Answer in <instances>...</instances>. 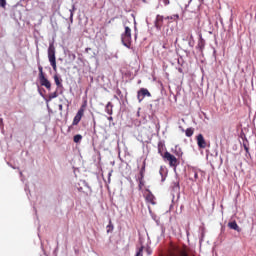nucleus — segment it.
<instances>
[{
  "label": "nucleus",
  "instance_id": "1",
  "mask_svg": "<svg viewBox=\"0 0 256 256\" xmlns=\"http://www.w3.org/2000/svg\"><path fill=\"white\" fill-rule=\"evenodd\" d=\"M38 70H39L38 77H39L40 85L42 87L47 88L48 91H51V82L45 77V72H43V66L39 65Z\"/></svg>",
  "mask_w": 256,
  "mask_h": 256
},
{
  "label": "nucleus",
  "instance_id": "2",
  "mask_svg": "<svg viewBox=\"0 0 256 256\" xmlns=\"http://www.w3.org/2000/svg\"><path fill=\"white\" fill-rule=\"evenodd\" d=\"M48 59L53 71L57 72V59L55 57V46L50 44L48 48Z\"/></svg>",
  "mask_w": 256,
  "mask_h": 256
},
{
  "label": "nucleus",
  "instance_id": "3",
  "mask_svg": "<svg viewBox=\"0 0 256 256\" xmlns=\"http://www.w3.org/2000/svg\"><path fill=\"white\" fill-rule=\"evenodd\" d=\"M121 41L124 47L131 48V28L129 26H125V31L121 35Z\"/></svg>",
  "mask_w": 256,
  "mask_h": 256
},
{
  "label": "nucleus",
  "instance_id": "4",
  "mask_svg": "<svg viewBox=\"0 0 256 256\" xmlns=\"http://www.w3.org/2000/svg\"><path fill=\"white\" fill-rule=\"evenodd\" d=\"M162 157L164 161H168L170 167H177V165H179V160H177V157L169 152H165Z\"/></svg>",
  "mask_w": 256,
  "mask_h": 256
},
{
  "label": "nucleus",
  "instance_id": "5",
  "mask_svg": "<svg viewBox=\"0 0 256 256\" xmlns=\"http://www.w3.org/2000/svg\"><path fill=\"white\" fill-rule=\"evenodd\" d=\"M85 107L86 105L83 104L80 109L78 110L76 116L73 119L72 125H79L81 122V119H83V116L85 115Z\"/></svg>",
  "mask_w": 256,
  "mask_h": 256
},
{
  "label": "nucleus",
  "instance_id": "6",
  "mask_svg": "<svg viewBox=\"0 0 256 256\" xmlns=\"http://www.w3.org/2000/svg\"><path fill=\"white\" fill-rule=\"evenodd\" d=\"M145 97H151V92H149V90L147 88H141L140 90H138L137 99H138L139 103H141V101H143V99H145Z\"/></svg>",
  "mask_w": 256,
  "mask_h": 256
},
{
  "label": "nucleus",
  "instance_id": "7",
  "mask_svg": "<svg viewBox=\"0 0 256 256\" xmlns=\"http://www.w3.org/2000/svg\"><path fill=\"white\" fill-rule=\"evenodd\" d=\"M196 141H197V145L200 149H205L207 147V141H205L203 134H199L196 137Z\"/></svg>",
  "mask_w": 256,
  "mask_h": 256
},
{
  "label": "nucleus",
  "instance_id": "8",
  "mask_svg": "<svg viewBox=\"0 0 256 256\" xmlns=\"http://www.w3.org/2000/svg\"><path fill=\"white\" fill-rule=\"evenodd\" d=\"M145 199L147 203H150L151 205H155V195L151 191L148 190L147 194L145 195Z\"/></svg>",
  "mask_w": 256,
  "mask_h": 256
},
{
  "label": "nucleus",
  "instance_id": "9",
  "mask_svg": "<svg viewBox=\"0 0 256 256\" xmlns=\"http://www.w3.org/2000/svg\"><path fill=\"white\" fill-rule=\"evenodd\" d=\"M54 83L57 86V89H63V79L59 75H54Z\"/></svg>",
  "mask_w": 256,
  "mask_h": 256
},
{
  "label": "nucleus",
  "instance_id": "10",
  "mask_svg": "<svg viewBox=\"0 0 256 256\" xmlns=\"http://www.w3.org/2000/svg\"><path fill=\"white\" fill-rule=\"evenodd\" d=\"M228 227H229V229H233L234 231H238V233H239V231H241V228H239V225L235 221L229 222Z\"/></svg>",
  "mask_w": 256,
  "mask_h": 256
},
{
  "label": "nucleus",
  "instance_id": "11",
  "mask_svg": "<svg viewBox=\"0 0 256 256\" xmlns=\"http://www.w3.org/2000/svg\"><path fill=\"white\" fill-rule=\"evenodd\" d=\"M144 177H145V162H143V166L140 170V177H139L140 185L143 182Z\"/></svg>",
  "mask_w": 256,
  "mask_h": 256
},
{
  "label": "nucleus",
  "instance_id": "12",
  "mask_svg": "<svg viewBox=\"0 0 256 256\" xmlns=\"http://www.w3.org/2000/svg\"><path fill=\"white\" fill-rule=\"evenodd\" d=\"M197 47L203 53V49H205V40L203 38L199 40Z\"/></svg>",
  "mask_w": 256,
  "mask_h": 256
},
{
  "label": "nucleus",
  "instance_id": "13",
  "mask_svg": "<svg viewBox=\"0 0 256 256\" xmlns=\"http://www.w3.org/2000/svg\"><path fill=\"white\" fill-rule=\"evenodd\" d=\"M161 25H163V16H157L156 18L157 29H161Z\"/></svg>",
  "mask_w": 256,
  "mask_h": 256
},
{
  "label": "nucleus",
  "instance_id": "14",
  "mask_svg": "<svg viewBox=\"0 0 256 256\" xmlns=\"http://www.w3.org/2000/svg\"><path fill=\"white\" fill-rule=\"evenodd\" d=\"M106 113L113 115V104H111V102H108L106 105Z\"/></svg>",
  "mask_w": 256,
  "mask_h": 256
},
{
  "label": "nucleus",
  "instance_id": "15",
  "mask_svg": "<svg viewBox=\"0 0 256 256\" xmlns=\"http://www.w3.org/2000/svg\"><path fill=\"white\" fill-rule=\"evenodd\" d=\"M194 133H195V130L193 128H187L185 131L186 137H193Z\"/></svg>",
  "mask_w": 256,
  "mask_h": 256
},
{
  "label": "nucleus",
  "instance_id": "16",
  "mask_svg": "<svg viewBox=\"0 0 256 256\" xmlns=\"http://www.w3.org/2000/svg\"><path fill=\"white\" fill-rule=\"evenodd\" d=\"M163 149H165V145L164 144H162V142H159L158 143V153H159V155H161L162 157H163Z\"/></svg>",
  "mask_w": 256,
  "mask_h": 256
},
{
  "label": "nucleus",
  "instance_id": "17",
  "mask_svg": "<svg viewBox=\"0 0 256 256\" xmlns=\"http://www.w3.org/2000/svg\"><path fill=\"white\" fill-rule=\"evenodd\" d=\"M57 97H59V93H57V91L50 93L48 96L49 101H52V99H57Z\"/></svg>",
  "mask_w": 256,
  "mask_h": 256
},
{
  "label": "nucleus",
  "instance_id": "18",
  "mask_svg": "<svg viewBox=\"0 0 256 256\" xmlns=\"http://www.w3.org/2000/svg\"><path fill=\"white\" fill-rule=\"evenodd\" d=\"M81 139H83V136L81 134L75 135L73 138L74 143H81Z\"/></svg>",
  "mask_w": 256,
  "mask_h": 256
},
{
  "label": "nucleus",
  "instance_id": "19",
  "mask_svg": "<svg viewBox=\"0 0 256 256\" xmlns=\"http://www.w3.org/2000/svg\"><path fill=\"white\" fill-rule=\"evenodd\" d=\"M167 19H171L172 21H177V20H179V15L174 14L172 16H168Z\"/></svg>",
  "mask_w": 256,
  "mask_h": 256
},
{
  "label": "nucleus",
  "instance_id": "20",
  "mask_svg": "<svg viewBox=\"0 0 256 256\" xmlns=\"http://www.w3.org/2000/svg\"><path fill=\"white\" fill-rule=\"evenodd\" d=\"M0 7H2V9H5V7H7V0H0Z\"/></svg>",
  "mask_w": 256,
  "mask_h": 256
},
{
  "label": "nucleus",
  "instance_id": "21",
  "mask_svg": "<svg viewBox=\"0 0 256 256\" xmlns=\"http://www.w3.org/2000/svg\"><path fill=\"white\" fill-rule=\"evenodd\" d=\"M107 233H109L110 231H113V223L111 222V220L109 221V224L107 225Z\"/></svg>",
  "mask_w": 256,
  "mask_h": 256
},
{
  "label": "nucleus",
  "instance_id": "22",
  "mask_svg": "<svg viewBox=\"0 0 256 256\" xmlns=\"http://www.w3.org/2000/svg\"><path fill=\"white\" fill-rule=\"evenodd\" d=\"M243 147L246 153H249V144H247V142H243Z\"/></svg>",
  "mask_w": 256,
  "mask_h": 256
},
{
  "label": "nucleus",
  "instance_id": "23",
  "mask_svg": "<svg viewBox=\"0 0 256 256\" xmlns=\"http://www.w3.org/2000/svg\"><path fill=\"white\" fill-rule=\"evenodd\" d=\"M188 45H189L190 47H194V45H195V40H190L189 43H188Z\"/></svg>",
  "mask_w": 256,
  "mask_h": 256
},
{
  "label": "nucleus",
  "instance_id": "24",
  "mask_svg": "<svg viewBox=\"0 0 256 256\" xmlns=\"http://www.w3.org/2000/svg\"><path fill=\"white\" fill-rule=\"evenodd\" d=\"M146 253H147V255H151V253H153V251L149 247H147L146 248Z\"/></svg>",
  "mask_w": 256,
  "mask_h": 256
},
{
  "label": "nucleus",
  "instance_id": "25",
  "mask_svg": "<svg viewBox=\"0 0 256 256\" xmlns=\"http://www.w3.org/2000/svg\"><path fill=\"white\" fill-rule=\"evenodd\" d=\"M70 18L73 19V11L70 10Z\"/></svg>",
  "mask_w": 256,
  "mask_h": 256
},
{
  "label": "nucleus",
  "instance_id": "26",
  "mask_svg": "<svg viewBox=\"0 0 256 256\" xmlns=\"http://www.w3.org/2000/svg\"><path fill=\"white\" fill-rule=\"evenodd\" d=\"M59 110L63 111V105L62 104L59 105Z\"/></svg>",
  "mask_w": 256,
  "mask_h": 256
},
{
  "label": "nucleus",
  "instance_id": "27",
  "mask_svg": "<svg viewBox=\"0 0 256 256\" xmlns=\"http://www.w3.org/2000/svg\"><path fill=\"white\" fill-rule=\"evenodd\" d=\"M165 5H169V0H164Z\"/></svg>",
  "mask_w": 256,
  "mask_h": 256
},
{
  "label": "nucleus",
  "instance_id": "28",
  "mask_svg": "<svg viewBox=\"0 0 256 256\" xmlns=\"http://www.w3.org/2000/svg\"><path fill=\"white\" fill-rule=\"evenodd\" d=\"M190 41H194L193 40V34L190 35Z\"/></svg>",
  "mask_w": 256,
  "mask_h": 256
},
{
  "label": "nucleus",
  "instance_id": "29",
  "mask_svg": "<svg viewBox=\"0 0 256 256\" xmlns=\"http://www.w3.org/2000/svg\"><path fill=\"white\" fill-rule=\"evenodd\" d=\"M3 124V119H0V125H2Z\"/></svg>",
  "mask_w": 256,
  "mask_h": 256
},
{
  "label": "nucleus",
  "instance_id": "30",
  "mask_svg": "<svg viewBox=\"0 0 256 256\" xmlns=\"http://www.w3.org/2000/svg\"><path fill=\"white\" fill-rule=\"evenodd\" d=\"M181 155H183V153H181V154H177V156H178V157H181Z\"/></svg>",
  "mask_w": 256,
  "mask_h": 256
},
{
  "label": "nucleus",
  "instance_id": "31",
  "mask_svg": "<svg viewBox=\"0 0 256 256\" xmlns=\"http://www.w3.org/2000/svg\"><path fill=\"white\" fill-rule=\"evenodd\" d=\"M113 119V117H110L109 120L111 121Z\"/></svg>",
  "mask_w": 256,
  "mask_h": 256
},
{
  "label": "nucleus",
  "instance_id": "32",
  "mask_svg": "<svg viewBox=\"0 0 256 256\" xmlns=\"http://www.w3.org/2000/svg\"><path fill=\"white\" fill-rule=\"evenodd\" d=\"M195 177H197V174H195Z\"/></svg>",
  "mask_w": 256,
  "mask_h": 256
}]
</instances>
